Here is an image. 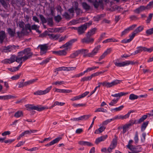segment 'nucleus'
<instances>
[{"label":"nucleus","mask_w":153,"mask_h":153,"mask_svg":"<svg viewBox=\"0 0 153 153\" xmlns=\"http://www.w3.org/2000/svg\"><path fill=\"white\" fill-rule=\"evenodd\" d=\"M144 27L143 26H140L136 28L134 31L136 34L138 33L143 30Z\"/></svg>","instance_id":"obj_29"},{"label":"nucleus","mask_w":153,"mask_h":153,"mask_svg":"<svg viewBox=\"0 0 153 153\" xmlns=\"http://www.w3.org/2000/svg\"><path fill=\"white\" fill-rule=\"evenodd\" d=\"M124 107L123 105H122L119 106V107L116 108H112L111 110V111H121Z\"/></svg>","instance_id":"obj_34"},{"label":"nucleus","mask_w":153,"mask_h":153,"mask_svg":"<svg viewBox=\"0 0 153 153\" xmlns=\"http://www.w3.org/2000/svg\"><path fill=\"white\" fill-rule=\"evenodd\" d=\"M115 65L118 67H124L130 64L133 65L134 64L133 62L131 61H126L122 62H114Z\"/></svg>","instance_id":"obj_5"},{"label":"nucleus","mask_w":153,"mask_h":153,"mask_svg":"<svg viewBox=\"0 0 153 153\" xmlns=\"http://www.w3.org/2000/svg\"><path fill=\"white\" fill-rule=\"evenodd\" d=\"M98 85L97 86H96L95 88L93 90L95 92L96 90L98 88H100V85H102L103 86H105L104 82H98Z\"/></svg>","instance_id":"obj_53"},{"label":"nucleus","mask_w":153,"mask_h":153,"mask_svg":"<svg viewBox=\"0 0 153 153\" xmlns=\"http://www.w3.org/2000/svg\"><path fill=\"white\" fill-rule=\"evenodd\" d=\"M52 86H50L47 88L44 91L39 90L37 91L34 93V94L35 95H41L45 94L48 93L52 88Z\"/></svg>","instance_id":"obj_9"},{"label":"nucleus","mask_w":153,"mask_h":153,"mask_svg":"<svg viewBox=\"0 0 153 153\" xmlns=\"http://www.w3.org/2000/svg\"><path fill=\"white\" fill-rule=\"evenodd\" d=\"M94 112H102L103 113H107L108 112V111L107 109L103 108L100 107L97 108Z\"/></svg>","instance_id":"obj_30"},{"label":"nucleus","mask_w":153,"mask_h":153,"mask_svg":"<svg viewBox=\"0 0 153 153\" xmlns=\"http://www.w3.org/2000/svg\"><path fill=\"white\" fill-rule=\"evenodd\" d=\"M136 26V25H133L128 27L124 31L122 32L121 36H123V35L128 33L130 30H131L134 28Z\"/></svg>","instance_id":"obj_14"},{"label":"nucleus","mask_w":153,"mask_h":153,"mask_svg":"<svg viewBox=\"0 0 153 153\" xmlns=\"http://www.w3.org/2000/svg\"><path fill=\"white\" fill-rule=\"evenodd\" d=\"M117 145V140L115 139H113L112 141L107 149L109 153L111 152L112 150L114 149L116 146Z\"/></svg>","instance_id":"obj_13"},{"label":"nucleus","mask_w":153,"mask_h":153,"mask_svg":"<svg viewBox=\"0 0 153 153\" xmlns=\"http://www.w3.org/2000/svg\"><path fill=\"white\" fill-rule=\"evenodd\" d=\"M91 79V76H88L87 77H84L81 78V82H84L85 81H87L90 80Z\"/></svg>","instance_id":"obj_38"},{"label":"nucleus","mask_w":153,"mask_h":153,"mask_svg":"<svg viewBox=\"0 0 153 153\" xmlns=\"http://www.w3.org/2000/svg\"><path fill=\"white\" fill-rule=\"evenodd\" d=\"M147 115H144L139 120H138L140 124L143 122L147 117Z\"/></svg>","instance_id":"obj_44"},{"label":"nucleus","mask_w":153,"mask_h":153,"mask_svg":"<svg viewBox=\"0 0 153 153\" xmlns=\"http://www.w3.org/2000/svg\"><path fill=\"white\" fill-rule=\"evenodd\" d=\"M130 126H131V124H126L123 126V131L122 132L123 134H124L126 132Z\"/></svg>","instance_id":"obj_31"},{"label":"nucleus","mask_w":153,"mask_h":153,"mask_svg":"<svg viewBox=\"0 0 153 153\" xmlns=\"http://www.w3.org/2000/svg\"><path fill=\"white\" fill-rule=\"evenodd\" d=\"M104 72H105L104 71H100V72H97L95 73L92 74L90 76L92 79V77L98 76L99 75L104 73Z\"/></svg>","instance_id":"obj_37"},{"label":"nucleus","mask_w":153,"mask_h":153,"mask_svg":"<svg viewBox=\"0 0 153 153\" xmlns=\"http://www.w3.org/2000/svg\"><path fill=\"white\" fill-rule=\"evenodd\" d=\"M121 82V80L116 79L112 81L111 82H108L106 81H104V82L105 86H106L107 88H110L120 83Z\"/></svg>","instance_id":"obj_7"},{"label":"nucleus","mask_w":153,"mask_h":153,"mask_svg":"<svg viewBox=\"0 0 153 153\" xmlns=\"http://www.w3.org/2000/svg\"><path fill=\"white\" fill-rule=\"evenodd\" d=\"M0 2L4 8L7 7L8 3L6 2L4 0H0Z\"/></svg>","instance_id":"obj_41"},{"label":"nucleus","mask_w":153,"mask_h":153,"mask_svg":"<svg viewBox=\"0 0 153 153\" xmlns=\"http://www.w3.org/2000/svg\"><path fill=\"white\" fill-rule=\"evenodd\" d=\"M10 50H9V52H13L14 51H15L16 46L15 45H10Z\"/></svg>","instance_id":"obj_61"},{"label":"nucleus","mask_w":153,"mask_h":153,"mask_svg":"<svg viewBox=\"0 0 153 153\" xmlns=\"http://www.w3.org/2000/svg\"><path fill=\"white\" fill-rule=\"evenodd\" d=\"M76 39H73L67 42L64 45L60 47V48H65V50H60L59 52V55L61 56H65L67 54L66 50H67L71 48L72 44L76 41Z\"/></svg>","instance_id":"obj_2"},{"label":"nucleus","mask_w":153,"mask_h":153,"mask_svg":"<svg viewBox=\"0 0 153 153\" xmlns=\"http://www.w3.org/2000/svg\"><path fill=\"white\" fill-rule=\"evenodd\" d=\"M25 106L27 110L28 111L34 110L40 111L44 110L45 108H48L42 107L41 105L34 106L33 105L31 104H27Z\"/></svg>","instance_id":"obj_4"},{"label":"nucleus","mask_w":153,"mask_h":153,"mask_svg":"<svg viewBox=\"0 0 153 153\" xmlns=\"http://www.w3.org/2000/svg\"><path fill=\"white\" fill-rule=\"evenodd\" d=\"M96 30L97 29L95 28H93L88 31L86 34L88 36H91L95 33Z\"/></svg>","instance_id":"obj_26"},{"label":"nucleus","mask_w":153,"mask_h":153,"mask_svg":"<svg viewBox=\"0 0 153 153\" xmlns=\"http://www.w3.org/2000/svg\"><path fill=\"white\" fill-rule=\"evenodd\" d=\"M16 97L13 96L11 95H6L4 96H0V100H7L11 99H13Z\"/></svg>","instance_id":"obj_19"},{"label":"nucleus","mask_w":153,"mask_h":153,"mask_svg":"<svg viewBox=\"0 0 153 153\" xmlns=\"http://www.w3.org/2000/svg\"><path fill=\"white\" fill-rule=\"evenodd\" d=\"M38 80L37 79H32L24 82V85L26 86L35 82Z\"/></svg>","instance_id":"obj_24"},{"label":"nucleus","mask_w":153,"mask_h":153,"mask_svg":"<svg viewBox=\"0 0 153 153\" xmlns=\"http://www.w3.org/2000/svg\"><path fill=\"white\" fill-rule=\"evenodd\" d=\"M146 134L145 133H143L142 134V137L143 138H141V141L142 142H144L146 139Z\"/></svg>","instance_id":"obj_59"},{"label":"nucleus","mask_w":153,"mask_h":153,"mask_svg":"<svg viewBox=\"0 0 153 153\" xmlns=\"http://www.w3.org/2000/svg\"><path fill=\"white\" fill-rule=\"evenodd\" d=\"M138 96L134 94H131L129 96V99L131 100H134L137 99Z\"/></svg>","instance_id":"obj_35"},{"label":"nucleus","mask_w":153,"mask_h":153,"mask_svg":"<svg viewBox=\"0 0 153 153\" xmlns=\"http://www.w3.org/2000/svg\"><path fill=\"white\" fill-rule=\"evenodd\" d=\"M63 16L67 19L70 20L71 19L70 15L67 12H65L63 15Z\"/></svg>","instance_id":"obj_48"},{"label":"nucleus","mask_w":153,"mask_h":153,"mask_svg":"<svg viewBox=\"0 0 153 153\" xmlns=\"http://www.w3.org/2000/svg\"><path fill=\"white\" fill-rule=\"evenodd\" d=\"M85 105L83 104H76L74 103L72 104V105L74 107H82L85 106Z\"/></svg>","instance_id":"obj_54"},{"label":"nucleus","mask_w":153,"mask_h":153,"mask_svg":"<svg viewBox=\"0 0 153 153\" xmlns=\"http://www.w3.org/2000/svg\"><path fill=\"white\" fill-rule=\"evenodd\" d=\"M79 54H80V53L78 50L71 54L70 56V57L71 58H74L77 56Z\"/></svg>","instance_id":"obj_33"},{"label":"nucleus","mask_w":153,"mask_h":153,"mask_svg":"<svg viewBox=\"0 0 153 153\" xmlns=\"http://www.w3.org/2000/svg\"><path fill=\"white\" fill-rule=\"evenodd\" d=\"M153 15V13H150L149 14V16L146 20L147 23H149L150 22V21L151 20L152 18V17Z\"/></svg>","instance_id":"obj_58"},{"label":"nucleus","mask_w":153,"mask_h":153,"mask_svg":"<svg viewBox=\"0 0 153 153\" xmlns=\"http://www.w3.org/2000/svg\"><path fill=\"white\" fill-rule=\"evenodd\" d=\"M48 36L49 38L51 39L56 40L58 39L59 37V36L58 34H48Z\"/></svg>","instance_id":"obj_21"},{"label":"nucleus","mask_w":153,"mask_h":153,"mask_svg":"<svg viewBox=\"0 0 153 153\" xmlns=\"http://www.w3.org/2000/svg\"><path fill=\"white\" fill-rule=\"evenodd\" d=\"M64 82L63 81H57L55 82H53L52 83V85H61L63 84H64Z\"/></svg>","instance_id":"obj_57"},{"label":"nucleus","mask_w":153,"mask_h":153,"mask_svg":"<svg viewBox=\"0 0 153 153\" xmlns=\"http://www.w3.org/2000/svg\"><path fill=\"white\" fill-rule=\"evenodd\" d=\"M5 33L4 31H0V43L2 44L4 40L6 37Z\"/></svg>","instance_id":"obj_18"},{"label":"nucleus","mask_w":153,"mask_h":153,"mask_svg":"<svg viewBox=\"0 0 153 153\" xmlns=\"http://www.w3.org/2000/svg\"><path fill=\"white\" fill-rule=\"evenodd\" d=\"M147 36L151 35L153 33V28L147 30L146 32Z\"/></svg>","instance_id":"obj_42"},{"label":"nucleus","mask_w":153,"mask_h":153,"mask_svg":"<svg viewBox=\"0 0 153 153\" xmlns=\"http://www.w3.org/2000/svg\"><path fill=\"white\" fill-rule=\"evenodd\" d=\"M107 137V135L103 136L100 137L96 139L95 143L96 144H98L101 141H104Z\"/></svg>","instance_id":"obj_20"},{"label":"nucleus","mask_w":153,"mask_h":153,"mask_svg":"<svg viewBox=\"0 0 153 153\" xmlns=\"http://www.w3.org/2000/svg\"><path fill=\"white\" fill-rule=\"evenodd\" d=\"M102 15H97L94 17V20L95 21H98L101 19V18L102 17Z\"/></svg>","instance_id":"obj_43"},{"label":"nucleus","mask_w":153,"mask_h":153,"mask_svg":"<svg viewBox=\"0 0 153 153\" xmlns=\"http://www.w3.org/2000/svg\"><path fill=\"white\" fill-rule=\"evenodd\" d=\"M79 53L80 54H84L87 53L88 52V50L87 49H81L79 50Z\"/></svg>","instance_id":"obj_40"},{"label":"nucleus","mask_w":153,"mask_h":153,"mask_svg":"<svg viewBox=\"0 0 153 153\" xmlns=\"http://www.w3.org/2000/svg\"><path fill=\"white\" fill-rule=\"evenodd\" d=\"M134 140L135 143H138L139 139L137 131H136L135 132V136L134 137Z\"/></svg>","instance_id":"obj_36"},{"label":"nucleus","mask_w":153,"mask_h":153,"mask_svg":"<svg viewBox=\"0 0 153 153\" xmlns=\"http://www.w3.org/2000/svg\"><path fill=\"white\" fill-rule=\"evenodd\" d=\"M55 21L57 22H59L62 19V18L60 15H57L54 18Z\"/></svg>","instance_id":"obj_60"},{"label":"nucleus","mask_w":153,"mask_h":153,"mask_svg":"<svg viewBox=\"0 0 153 153\" xmlns=\"http://www.w3.org/2000/svg\"><path fill=\"white\" fill-rule=\"evenodd\" d=\"M21 74H20L13 76L11 77V79L13 80H16L18 79L20 77Z\"/></svg>","instance_id":"obj_55"},{"label":"nucleus","mask_w":153,"mask_h":153,"mask_svg":"<svg viewBox=\"0 0 153 153\" xmlns=\"http://www.w3.org/2000/svg\"><path fill=\"white\" fill-rule=\"evenodd\" d=\"M40 18L43 23H45L47 22V20L44 16L42 15H39Z\"/></svg>","instance_id":"obj_52"},{"label":"nucleus","mask_w":153,"mask_h":153,"mask_svg":"<svg viewBox=\"0 0 153 153\" xmlns=\"http://www.w3.org/2000/svg\"><path fill=\"white\" fill-rule=\"evenodd\" d=\"M92 3H93V4L94 7L95 8H97L100 5L98 1L97 0H93Z\"/></svg>","instance_id":"obj_49"},{"label":"nucleus","mask_w":153,"mask_h":153,"mask_svg":"<svg viewBox=\"0 0 153 153\" xmlns=\"http://www.w3.org/2000/svg\"><path fill=\"white\" fill-rule=\"evenodd\" d=\"M16 34L17 35V36L19 38L24 36L23 34L22 33L21 31L17 32H16Z\"/></svg>","instance_id":"obj_64"},{"label":"nucleus","mask_w":153,"mask_h":153,"mask_svg":"<svg viewBox=\"0 0 153 153\" xmlns=\"http://www.w3.org/2000/svg\"><path fill=\"white\" fill-rule=\"evenodd\" d=\"M62 139V137H58L55 138L54 140L51 141L49 143L47 144L45 146H49L51 145H53L55 143L58 142L61 140Z\"/></svg>","instance_id":"obj_16"},{"label":"nucleus","mask_w":153,"mask_h":153,"mask_svg":"<svg viewBox=\"0 0 153 153\" xmlns=\"http://www.w3.org/2000/svg\"><path fill=\"white\" fill-rule=\"evenodd\" d=\"M7 31L9 35L12 37H13L15 34V30H14L10 28H9L7 30Z\"/></svg>","instance_id":"obj_23"},{"label":"nucleus","mask_w":153,"mask_h":153,"mask_svg":"<svg viewBox=\"0 0 153 153\" xmlns=\"http://www.w3.org/2000/svg\"><path fill=\"white\" fill-rule=\"evenodd\" d=\"M100 48V45H98L94 48L91 52L89 53V56H91V57H93L94 56L97 55Z\"/></svg>","instance_id":"obj_12"},{"label":"nucleus","mask_w":153,"mask_h":153,"mask_svg":"<svg viewBox=\"0 0 153 153\" xmlns=\"http://www.w3.org/2000/svg\"><path fill=\"white\" fill-rule=\"evenodd\" d=\"M23 113L22 111H17L15 114L14 116L16 118H19L23 116Z\"/></svg>","instance_id":"obj_32"},{"label":"nucleus","mask_w":153,"mask_h":153,"mask_svg":"<svg viewBox=\"0 0 153 153\" xmlns=\"http://www.w3.org/2000/svg\"><path fill=\"white\" fill-rule=\"evenodd\" d=\"M86 37L81 39V41L82 43H93L94 41V39L91 36H88L86 34Z\"/></svg>","instance_id":"obj_11"},{"label":"nucleus","mask_w":153,"mask_h":153,"mask_svg":"<svg viewBox=\"0 0 153 153\" xmlns=\"http://www.w3.org/2000/svg\"><path fill=\"white\" fill-rule=\"evenodd\" d=\"M87 27L85 25H82L81 26L78 27L77 31L79 35L84 33L85 31L86 30Z\"/></svg>","instance_id":"obj_15"},{"label":"nucleus","mask_w":153,"mask_h":153,"mask_svg":"<svg viewBox=\"0 0 153 153\" xmlns=\"http://www.w3.org/2000/svg\"><path fill=\"white\" fill-rule=\"evenodd\" d=\"M48 24L50 26H52L53 25V19L52 18H49L47 19Z\"/></svg>","instance_id":"obj_50"},{"label":"nucleus","mask_w":153,"mask_h":153,"mask_svg":"<svg viewBox=\"0 0 153 153\" xmlns=\"http://www.w3.org/2000/svg\"><path fill=\"white\" fill-rule=\"evenodd\" d=\"M112 51L111 48H110L107 49L104 53L106 55L109 54Z\"/></svg>","instance_id":"obj_63"},{"label":"nucleus","mask_w":153,"mask_h":153,"mask_svg":"<svg viewBox=\"0 0 153 153\" xmlns=\"http://www.w3.org/2000/svg\"><path fill=\"white\" fill-rule=\"evenodd\" d=\"M105 128L104 126H102L99 128L98 129H96L94 132V133L96 134L100 133L104 131Z\"/></svg>","instance_id":"obj_27"},{"label":"nucleus","mask_w":153,"mask_h":153,"mask_svg":"<svg viewBox=\"0 0 153 153\" xmlns=\"http://www.w3.org/2000/svg\"><path fill=\"white\" fill-rule=\"evenodd\" d=\"M149 121H147L144 122L142 124L141 127V130L143 132L146 129V127L148 125Z\"/></svg>","instance_id":"obj_28"},{"label":"nucleus","mask_w":153,"mask_h":153,"mask_svg":"<svg viewBox=\"0 0 153 153\" xmlns=\"http://www.w3.org/2000/svg\"><path fill=\"white\" fill-rule=\"evenodd\" d=\"M19 53H18V55L17 56L15 55H13L11 56L10 59H5L4 61V63H11L15 61H16L18 63H19L21 62V60L19 59Z\"/></svg>","instance_id":"obj_3"},{"label":"nucleus","mask_w":153,"mask_h":153,"mask_svg":"<svg viewBox=\"0 0 153 153\" xmlns=\"http://www.w3.org/2000/svg\"><path fill=\"white\" fill-rule=\"evenodd\" d=\"M19 63V65L18 66L13 67V72H15V71H16L18 70H19V68H20V67L22 66V62H21Z\"/></svg>","instance_id":"obj_39"},{"label":"nucleus","mask_w":153,"mask_h":153,"mask_svg":"<svg viewBox=\"0 0 153 153\" xmlns=\"http://www.w3.org/2000/svg\"><path fill=\"white\" fill-rule=\"evenodd\" d=\"M20 60L23 62H25L30 59L32 56L33 53L31 51L30 49L27 48L19 52Z\"/></svg>","instance_id":"obj_1"},{"label":"nucleus","mask_w":153,"mask_h":153,"mask_svg":"<svg viewBox=\"0 0 153 153\" xmlns=\"http://www.w3.org/2000/svg\"><path fill=\"white\" fill-rule=\"evenodd\" d=\"M38 47L40 48V54L41 55L45 54L48 50V47L46 44L39 45Z\"/></svg>","instance_id":"obj_10"},{"label":"nucleus","mask_w":153,"mask_h":153,"mask_svg":"<svg viewBox=\"0 0 153 153\" xmlns=\"http://www.w3.org/2000/svg\"><path fill=\"white\" fill-rule=\"evenodd\" d=\"M51 57H49V58H47L43 60L42 62L40 63L41 65H43L44 64H46L51 59Z\"/></svg>","instance_id":"obj_51"},{"label":"nucleus","mask_w":153,"mask_h":153,"mask_svg":"<svg viewBox=\"0 0 153 153\" xmlns=\"http://www.w3.org/2000/svg\"><path fill=\"white\" fill-rule=\"evenodd\" d=\"M137 50L135 51L134 53H132L131 54V55H135L138 53H140L142 51H145L146 49L145 47H143L142 46H139L137 48Z\"/></svg>","instance_id":"obj_17"},{"label":"nucleus","mask_w":153,"mask_h":153,"mask_svg":"<svg viewBox=\"0 0 153 153\" xmlns=\"http://www.w3.org/2000/svg\"><path fill=\"white\" fill-rule=\"evenodd\" d=\"M118 101V99H114L109 103V104L110 105L113 106L117 103Z\"/></svg>","instance_id":"obj_47"},{"label":"nucleus","mask_w":153,"mask_h":153,"mask_svg":"<svg viewBox=\"0 0 153 153\" xmlns=\"http://www.w3.org/2000/svg\"><path fill=\"white\" fill-rule=\"evenodd\" d=\"M81 99L80 95L75 97L72 98H71L70 100L72 101H74L75 100H78Z\"/></svg>","instance_id":"obj_62"},{"label":"nucleus","mask_w":153,"mask_h":153,"mask_svg":"<svg viewBox=\"0 0 153 153\" xmlns=\"http://www.w3.org/2000/svg\"><path fill=\"white\" fill-rule=\"evenodd\" d=\"M153 8V1L149 2V4L146 6L147 9H150Z\"/></svg>","instance_id":"obj_46"},{"label":"nucleus","mask_w":153,"mask_h":153,"mask_svg":"<svg viewBox=\"0 0 153 153\" xmlns=\"http://www.w3.org/2000/svg\"><path fill=\"white\" fill-rule=\"evenodd\" d=\"M126 146L128 149L134 153H138L141 152L142 150L141 147L140 146H135L133 145V146L127 145Z\"/></svg>","instance_id":"obj_8"},{"label":"nucleus","mask_w":153,"mask_h":153,"mask_svg":"<svg viewBox=\"0 0 153 153\" xmlns=\"http://www.w3.org/2000/svg\"><path fill=\"white\" fill-rule=\"evenodd\" d=\"M112 121H114L113 118L108 119L102 123V124L103 125H107L108 123Z\"/></svg>","instance_id":"obj_56"},{"label":"nucleus","mask_w":153,"mask_h":153,"mask_svg":"<svg viewBox=\"0 0 153 153\" xmlns=\"http://www.w3.org/2000/svg\"><path fill=\"white\" fill-rule=\"evenodd\" d=\"M82 5L83 9L86 11L89 10L90 9V6L86 2H83L82 3Z\"/></svg>","instance_id":"obj_22"},{"label":"nucleus","mask_w":153,"mask_h":153,"mask_svg":"<svg viewBox=\"0 0 153 153\" xmlns=\"http://www.w3.org/2000/svg\"><path fill=\"white\" fill-rule=\"evenodd\" d=\"M31 26L29 23L26 24L25 25V28H24L27 30H28L30 32L31 31Z\"/></svg>","instance_id":"obj_45"},{"label":"nucleus","mask_w":153,"mask_h":153,"mask_svg":"<svg viewBox=\"0 0 153 153\" xmlns=\"http://www.w3.org/2000/svg\"><path fill=\"white\" fill-rule=\"evenodd\" d=\"M134 112V110H131L130 111H128L127 114H125L124 115H120L116 116L113 118V120H116L119 119L123 120L124 119H126L128 118L131 113H133Z\"/></svg>","instance_id":"obj_6"},{"label":"nucleus","mask_w":153,"mask_h":153,"mask_svg":"<svg viewBox=\"0 0 153 153\" xmlns=\"http://www.w3.org/2000/svg\"><path fill=\"white\" fill-rule=\"evenodd\" d=\"M128 94V93H124L123 92H121L118 94H112L111 96L115 97H120L121 96L126 95Z\"/></svg>","instance_id":"obj_25"}]
</instances>
